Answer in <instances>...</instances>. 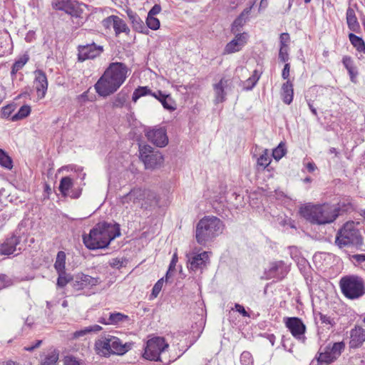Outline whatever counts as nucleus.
<instances>
[{
    "mask_svg": "<svg viewBox=\"0 0 365 365\" xmlns=\"http://www.w3.org/2000/svg\"><path fill=\"white\" fill-rule=\"evenodd\" d=\"M346 22L349 29L351 31H356L359 27L354 10L351 8H348L346 10Z\"/></svg>",
    "mask_w": 365,
    "mask_h": 365,
    "instance_id": "28",
    "label": "nucleus"
},
{
    "mask_svg": "<svg viewBox=\"0 0 365 365\" xmlns=\"http://www.w3.org/2000/svg\"><path fill=\"white\" fill-rule=\"evenodd\" d=\"M83 278L86 279L84 281L87 282L88 287L96 286L101 282L100 277H93L86 274V277H83Z\"/></svg>",
    "mask_w": 365,
    "mask_h": 365,
    "instance_id": "49",
    "label": "nucleus"
},
{
    "mask_svg": "<svg viewBox=\"0 0 365 365\" xmlns=\"http://www.w3.org/2000/svg\"><path fill=\"white\" fill-rule=\"evenodd\" d=\"M247 36L246 33L237 34L234 39L226 44L223 54H231L240 51L247 43Z\"/></svg>",
    "mask_w": 365,
    "mask_h": 365,
    "instance_id": "21",
    "label": "nucleus"
},
{
    "mask_svg": "<svg viewBox=\"0 0 365 365\" xmlns=\"http://www.w3.org/2000/svg\"><path fill=\"white\" fill-rule=\"evenodd\" d=\"M139 154L146 169H155L163 162L162 154L149 145H139Z\"/></svg>",
    "mask_w": 365,
    "mask_h": 365,
    "instance_id": "10",
    "label": "nucleus"
},
{
    "mask_svg": "<svg viewBox=\"0 0 365 365\" xmlns=\"http://www.w3.org/2000/svg\"><path fill=\"white\" fill-rule=\"evenodd\" d=\"M58 360V352L53 351L41 362L40 365H55Z\"/></svg>",
    "mask_w": 365,
    "mask_h": 365,
    "instance_id": "41",
    "label": "nucleus"
},
{
    "mask_svg": "<svg viewBox=\"0 0 365 365\" xmlns=\"http://www.w3.org/2000/svg\"><path fill=\"white\" fill-rule=\"evenodd\" d=\"M96 350L98 354L108 357L111 354L123 355L133 346V343L123 341L115 336L105 334L96 341Z\"/></svg>",
    "mask_w": 365,
    "mask_h": 365,
    "instance_id": "5",
    "label": "nucleus"
},
{
    "mask_svg": "<svg viewBox=\"0 0 365 365\" xmlns=\"http://www.w3.org/2000/svg\"><path fill=\"white\" fill-rule=\"evenodd\" d=\"M253 4L250 5L249 7L245 8L240 16L234 21L232 25V32L235 33L238 31L240 28H241L247 21L249 15L252 11Z\"/></svg>",
    "mask_w": 365,
    "mask_h": 365,
    "instance_id": "26",
    "label": "nucleus"
},
{
    "mask_svg": "<svg viewBox=\"0 0 365 365\" xmlns=\"http://www.w3.org/2000/svg\"><path fill=\"white\" fill-rule=\"evenodd\" d=\"M128 95L123 91L118 93L113 101V106L115 108H122L127 101Z\"/></svg>",
    "mask_w": 365,
    "mask_h": 365,
    "instance_id": "39",
    "label": "nucleus"
},
{
    "mask_svg": "<svg viewBox=\"0 0 365 365\" xmlns=\"http://www.w3.org/2000/svg\"><path fill=\"white\" fill-rule=\"evenodd\" d=\"M151 96L158 99L165 109L170 111L175 110V102L169 94H165L161 91H158L157 92L151 93Z\"/></svg>",
    "mask_w": 365,
    "mask_h": 365,
    "instance_id": "25",
    "label": "nucleus"
},
{
    "mask_svg": "<svg viewBox=\"0 0 365 365\" xmlns=\"http://www.w3.org/2000/svg\"><path fill=\"white\" fill-rule=\"evenodd\" d=\"M78 58L79 61H84L87 59H93L103 51L102 46H98L94 43L86 45H80L78 47Z\"/></svg>",
    "mask_w": 365,
    "mask_h": 365,
    "instance_id": "14",
    "label": "nucleus"
},
{
    "mask_svg": "<svg viewBox=\"0 0 365 365\" xmlns=\"http://www.w3.org/2000/svg\"><path fill=\"white\" fill-rule=\"evenodd\" d=\"M178 261V258H177V255L175 254L173 257V259L170 263V265H169V269L166 273V275H165V277H166V280H168V277H169V274H170V272L171 271H173L175 269V267L176 265V262Z\"/></svg>",
    "mask_w": 365,
    "mask_h": 365,
    "instance_id": "57",
    "label": "nucleus"
},
{
    "mask_svg": "<svg viewBox=\"0 0 365 365\" xmlns=\"http://www.w3.org/2000/svg\"><path fill=\"white\" fill-rule=\"evenodd\" d=\"M52 6L53 9L63 11L73 16H78L80 14L77 3L71 0H53Z\"/></svg>",
    "mask_w": 365,
    "mask_h": 365,
    "instance_id": "20",
    "label": "nucleus"
},
{
    "mask_svg": "<svg viewBox=\"0 0 365 365\" xmlns=\"http://www.w3.org/2000/svg\"><path fill=\"white\" fill-rule=\"evenodd\" d=\"M168 347L169 345L164 338L153 337L147 341L143 356L147 360L164 362L160 354L164 353Z\"/></svg>",
    "mask_w": 365,
    "mask_h": 365,
    "instance_id": "8",
    "label": "nucleus"
},
{
    "mask_svg": "<svg viewBox=\"0 0 365 365\" xmlns=\"http://www.w3.org/2000/svg\"><path fill=\"white\" fill-rule=\"evenodd\" d=\"M14 110V106H13V105L6 106L2 108L1 116L3 118H8L11 115V114L12 113V112Z\"/></svg>",
    "mask_w": 365,
    "mask_h": 365,
    "instance_id": "53",
    "label": "nucleus"
},
{
    "mask_svg": "<svg viewBox=\"0 0 365 365\" xmlns=\"http://www.w3.org/2000/svg\"><path fill=\"white\" fill-rule=\"evenodd\" d=\"M160 21L154 16H148L146 19V27L148 29L157 30L160 28Z\"/></svg>",
    "mask_w": 365,
    "mask_h": 365,
    "instance_id": "44",
    "label": "nucleus"
},
{
    "mask_svg": "<svg viewBox=\"0 0 365 365\" xmlns=\"http://www.w3.org/2000/svg\"><path fill=\"white\" fill-rule=\"evenodd\" d=\"M0 165L9 170L13 168L12 159L2 149H0Z\"/></svg>",
    "mask_w": 365,
    "mask_h": 365,
    "instance_id": "38",
    "label": "nucleus"
},
{
    "mask_svg": "<svg viewBox=\"0 0 365 365\" xmlns=\"http://www.w3.org/2000/svg\"><path fill=\"white\" fill-rule=\"evenodd\" d=\"M234 88L233 81L230 77L223 76L219 82L213 84L215 103H222L227 95Z\"/></svg>",
    "mask_w": 365,
    "mask_h": 365,
    "instance_id": "11",
    "label": "nucleus"
},
{
    "mask_svg": "<svg viewBox=\"0 0 365 365\" xmlns=\"http://www.w3.org/2000/svg\"><path fill=\"white\" fill-rule=\"evenodd\" d=\"M125 260L123 258H113L110 260L109 264L113 268L120 269L124 266Z\"/></svg>",
    "mask_w": 365,
    "mask_h": 365,
    "instance_id": "50",
    "label": "nucleus"
},
{
    "mask_svg": "<svg viewBox=\"0 0 365 365\" xmlns=\"http://www.w3.org/2000/svg\"><path fill=\"white\" fill-rule=\"evenodd\" d=\"M349 38L353 46L361 53H365V43L362 38L351 33Z\"/></svg>",
    "mask_w": 365,
    "mask_h": 365,
    "instance_id": "29",
    "label": "nucleus"
},
{
    "mask_svg": "<svg viewBox=\"0 0 365 365\" xmlns=\"http://www.w3.org/2000/svg\"><path fill=\"white\" fill-rule=\"evenodd\" d=\"M284 322L294 338L299 340L305 339L306 326L300 318L295 317H286L284 318Z\"/></svg>",
    "mask_w": 365,
    "mask_h": 365,
    "instance_id": "13",
    "label": "nucleus"
},
{
    "mask_svg": "<svg viewBox=\"0 0 365 365\" xmlns=\"http://www.w3.org/2000/svg\"><path fill=\"white\" fill-rule=\"evenodd\" d=\"M120 235L118 224L102 222L96 224L88 235H83V242L89 250L103 249Z\"/></svg>",
    "mask_w": 365,
    "mask_h": 365,
    "instance_id": "2",
    "label": "nucleus"
},
{
    "mask_svg": "<svg viewBox=\"0 0 365 365\" xmlns=\"http://www.w3.org/2000/svg\"><path fill=\"white\" fill-rule=\"evenodd\" d=\"M288 49L289 47H280L279 51V59L282 62H287L288 61L289 57L288 53Z\"/></svg>",
    "mask_w": 365,
    "mask_h": 365,
    "instance_id": "48",
    "label": "nucleus"
},
{
    "mask_svg": "<svg viewBox=\"0 0 365 365\" xmlns=\"http://www.w3.org/2000/svg\"><path fill=\"white\" fill-rule=\"evenodd\" d=\"M280 47H288V43L289 41V35L288 33H282L279 36Z\"/></svg>",
    "mask_w": 365,
    "mask_h": 365,
    "instance_id": "55",
    "label": "nucleus"
},
{
    "mask_svg": "<svg viewBox=\"0 0 365 365\" xmlns=\"http://www.w3.org/2000/svg\"><path fill=\"white\" fill-rule=\"evenodd\" d=\"M307 105L309 106V108L310 109L311 112L312 113V114L315 116H317L318 114H317V109L315 108V107L313 105V101L312 100H307Z\"/></svg>",
    "mask_w": 365,
    "mask_h": 365,
    "instance_id": "64",
    "label": "nucleus"
},
{
    "mask_svg": "<svg viewBox=\"0 0 365 365\" xmlns=\"http://www.w3.org/2000/svg\"><path fill=\"white\" fill-rule=\"evenodd\" d=\"M155 197L153 196L152 195L146 194L145 200L148 201V203L150 205H157L158 204L159 199H158V195H157V194L155 192Z\"/></svg>",
    "mask_w": 365,
    "mask_h": 365,
    "instance_id": "58",
    "label": "nucleus"
},
{
    "mask_svg": "<svg viewBox=\"0 0 365 365\" xmlns=\"http://www.w3.org/2000/svg\"><path fill=\"white\" fill-rule=\"evenodd\" d=\"M83 277H86V274H81L76 277L75 279L72 281V286L76 290H81L86 287H88L87 282Z\"/></svg>",
    "mask_w": 365,
    "mask_h": 365,
    "instance_id": "37",
    "label": "nucleus"
},
{
    "mask_svg": "<svg viewBox=\"0 0 365 365\" xmlns=\"http://www.w3.org/2000/svg\"><path fill=\"white\" fill-rule=\"evenodd\" d=\"M58 189L64 197L77 199L81 194V190L73 187V182L71 178L63 177L61 179Z\"/></svg>",
    "mask_w": 365,
    "mask_h": 365,
    "instance_id": "17",
    "label": "nucleus"
},
{
    "mask_svg": "<svg viewBox=\"0 0 365 365\" xmlns=\"http://www.w3.org/2000/svg\"><path fill=\"white\" fill-rule=\"evenodd\" d=\"M365 341V329L359 326H356L350 331L349 346L356 349Z\"/></svg>",
    "mask_w": 365,
    "mask_h": 365,
    "instance_id": "23",
    "label": "nucleus"
},
{
    "mask_svg": "<svg viewBox=\"0 0 365 365\" xmlns=\"http://www.w3.org/2000/svg\"><path fill=\"white\" fill-rule=\"evenodd\" d=\"M319 317L322 324L329 326L328 329L334 326L335 322L330 317L323 314L321 312L319 313Z\"/></svg>",
    "mask_w": 365,
    "mask_h": 365,
    "instance_id": "47",
    "label": "nucleus"
},
{
    "mask_svg": "<svg viewBox=\"0 0 365 365\" xmlns=\"http://www.w3.org/2000/svg\"><path fill=\"white\" fill-rule=\"evenodd\" d=\"M20 237L12 235L10 237L6 239L4 243L0 245V254L4 255H10L14 254L16 250L21 251Z\"/></svg>",
    "mask_w": 365,
    "mask_h": 365,
    "instance_id": "18",
    "label": "nucleus"
},
{
    "mask_svg": "<svg viewBox=\"0 0 365 365\" xmlns=\"http://www.w3.org/2000/svg\"><path fill=\"white\" fill-rule=\"evenodd\" d=\"M164 283V279L161 278L153 286L151 297L153 298H155L158 297L159 293L160 292L163 285Z\"/></svg>",
    "mask_w": 365,
    "mask_h": 365,
    "instance_id": "46",
    "label": "nucleus"
},
{
    "mask_svg": "<svg viewBox=\"0 0 365 365\" xmlns=\"http://www.w3.org/2000/svg\"><path fill=\"white\" fill-rule=\"evenodd\" d=\"M235 307L236 311L241 314L243 317H249L248 312L245 310L243 306L239 304H235Z\"/></svg>",
    "mask_w": 365,
    "mask_h": 365,
    "instance_id": "61",
    "label": "nucleus"
},
{
    "mask_svg": "<svg viewBox=\"0 0 365 365\" xmlns=\"http://www.w3.org/2000/svg\"><path fill=\"white\" fill-rule=\"evenodd\" d=\"M41 343H42L41 340H36V341L35 342V344L34 345L25 346L24 350L28 351H33L35 349L39 347L40 345L41 344Z\"/></svg>",
    "mask_w": 365,
    "mask_h": 365,
    "instance_id": "63",
    "label": "nucleus"
},
{
    "mask_svg": "<svg viewBox=\"0 0 365 365\" xmlns=\"http://www.w3.org/2000/svg\"><path fill=\"white\" fill-rule=\"evenodd\" d=\"M88 333H90V330L88 329V328L86 327L83 329L76 331L74 333H73L72 339H78L80 337L84 336L85 335H86Z\"/></svg>",
    "mask_w": 365,
    "mask_h": 365,
    "instance_id": "56",
    "label": "nucleus"
},
{
    "mask_svg": "<svg viewBox=\"0 0 365 365\" xmlns=\"http://www.w3.org/2000/svg\"><path fill=\"white\" fill-rule=\"evenodd\" d=\"M289 72H290V64L289 63H286L284 66V68L282 70V78L284 80H287V81H289Z\"/></svg>",
    "mask_w": 365,
    "mask_h": 365,
    "instance_id": "59",
    "label": "nucleus"
},
{
    "mask_svg": "<svg viewBox=\"0 0 365 365\" xmlns=\"http://www.w3.org/2000/svg\"><path fill=\"white\" fill-rule=\"evenodd\" d=\"M29 58L28 55H24L19 59L15 61L11 68V74L15 75L19 70H21L24 65L28 62Z\"/></svg>",
    "mask_w": 365,
    "mask_h": 365,
    "instance_id": "36",
    "label": "nucleus"
},
{
    "mask_svg": "<svg viewBox=\"0 0 365 365\" xmlns=\"http://www.w3.org/2000/svg\"><path fill=\"white\" fill-rule=\"evenodd\" d=\"M285 154L286 148L283 143H280L272 151V157L277 160H280Z\"/></svg>",
    "mask_w": 365,
    "mask_h": 365,
    "instance_id": "43",
    "label": "nucleus"
},
{
    "mask_svg": "<svg viewBox=\"0 0 365 365\" xmlns=\"http://www.w3.org/2000/svg\"><path fill=\"white\" fill-rule=\"evenodd\" d=\"M63 362V365H81L80 361L73 356H66Z\"/></svg>",
    "mask_w": 365,
    "mask_h": 365,
    "instance_id": "51",
    "label": "nucleus"
},
{
    "mask_svg": "<svg viewBox=\"0 0 365 365\" xmlns=\"http://www.w3.org/2000/svg\"><path fill=\"white\" fill-rule=\"evenodd\" d=\"M128 316L120 312L110 313L107 322L110 324H117L128 320Z\"/></svg>",
    "mask_w": 365,
    "mask_h": 365,
    "instance_id": "33",
    "label": "nucleus"
},
{
    "mask_svg": "<svg viewBox=\"0 0 365 365\" xmlns=\"http://www.w3.org/2000/svg\"><path fill=\"white\" fill-rule=\"evenodd\" d=\"M151 93H153L151 90L148 88L147 86H139L138 88H136L132 96V100L134 102H136L140 97L150 95Z\"/></svg>",
    "mask_w": 365,
    "mask_h": 365,
    "instance_id": "34",
    "label": "nucleus"
},
{
    "mask_svg": "<svg viewBox=\"0 0 365 365\" xmlns=\"http://www.w3.org/2000/svg\"><path fill=\"white\" fill-rule=\"evenodd\" d=\"M34 75V86L36 91L38 98L42 99L45 97L48 89L47 77L42 70L35 71Z\"/></svg>",
    "mask_w": 365,
    "mask_h": 365,
    "instance_id": "19",
    "label": "nucleus"
},
{
    "mask_svg": "<svg viewBox=\"0 0 365 365\" xmlns=\"http://www.w3.org/2000/svg\"><path fill=\"white\" fill-rule=\"evenodd\" d=\"M240 363L242 365H253L254 360L252 354L249 351H243L240 356Z\"/></svg>",
    "mask_w": 365,
    "mask_h": 365,
    "instance_id": "45",
    "label": "nucleus"
},
{
    "mask_svg": "<svg viewBox=\"0 0 365 365\" xmlns=\"http://www.w3.org/2000/svg\"><path fill=\"white\" fill-rule=\"evenodd\" d=\"M115 16H116L112 15L103 19L102 21L103 26L106 29L113 28V22L115 21Z\"/></svg>",
    "mask_w": 365,
    "mask_h": 365,
    "instance_id": "52",
    "label": "nucleus"
},
{
    "mask_svg": "<svg viewBox=\"0 0 365 365\" xmlns=\"http://www.w3.org/2000/svg\"><path fill=\"white\" fill-rule=\"evenodd\" d=\"M31 113V107L27 105L22 106L19 111L11 117L12 121H16L27 117Z\"/></svg>",
    "mask_w": 365,
    "mask_h": 365,
    "instance_id": "35",
    "label": "nucleus"
},
{
    "mask_svg": "<svg viewBox=\"0 0 365 365\" xmlns=\"http://www.w3.org/2000/svg\"><path fill=\"white\" fill-rule=\"evenodd\" d=\"M56 285L58 287H64L68 282L73 280L72 277L66 272H58Z\"/></svg>",
    "mask_w": 365,
    "mask_h": 365,
    "instance_id": "40",
    "label": "nucleus"
},
{
    "mask_svg": "<svg viewBox=\"0 0 365 365\" xmlns=\"http://www.w3.org/2000/svg\"><path fill=\"white\" fill-rule=\"evenodd\" d=\"M345 349V343L339 341L328 344L323 349H320L317 356L318 363L328 365L336 361Z\"/></svg>",
    "mask_w": 365,
    "mask_h": 365,
    "instance_id": "9",
    "label": "nucleus"
},
{
    "mask_svg": "<svg viewBox=\"0 0 365 365\" xmlns=\"http://www.w3.org/2000/svg\"><path fill=\"white\" fill-rule=\"evenodd\" d=\"M271 163V158L267 149L263 150V153L257 160V167L258 170H264Z\"/></svg>",
    "mask_w": 365,
    "mask_h": 365,
    "instance_id": "30",
    "label": "nucleus"
},
{
    "mask_svg": "<svg viewBox=\"0 0 365 365\" xmlns=\"http://www.w3.org/2000/svg\"><path fill=\"white\" fill-rule=\"evenodd\" d=\"M288 272V268L282 261L274 262L270 264L267 272V278L283 279Z\"/></svg>",
    "mask_w": 365,
    "mask_h": 365,
    "instance_id": "22",
    "label": "nucleus"
},
{
    "mask_svg": "<svg viewBox=\"0 0 365 365\" xmlns=\"http://www.w3.org/2000/svg\"><path fill=\"white\" fill-rule=\"evenodd\" d=\"M259 78L257 71L255 70L253 74L245 82V88L246 90H252Z\"/></svg>",
    "mask_w": 365,
    "mask_h": 365,
    "instance_id": "42",
    "label": "nucleus"
},
{
    "mask_svg": "<svg viewBox=\"0 0 365 365\" xmlns=\"http://www.w3.org/2000/svg\"><path fill=\"white\" fill-rule=\"evenodd\" d=\"M351 259L358 263L365 262V254H356L351 256Z\"/></svg>",
    "mask_w": 365,
    "mask_h": 365,
    "instance_id": "62",
    "label": "nucleus"
},
{
    "mask_svg": "<svg viewBox=\"0 0 365 365\" xmlns=\"http://www.w3.org/2000/svg\"><path fill=\"white\" fill-rule=\"evenodd\" d=\"M65 264H66V254L63 251H59L57 253L56 262L54 264V267L56 272H65Z\"/></svg>",
    "mask_w": 365,
    "mask_h": 365,
    "instance_id": "32",
    "label": "nucleus"
},
{
    "mask_svg": "<svg viewBox=\"0 0 365 365\" xmlns=\"http://www.w3.org/2000/svg\"><path fill=\"white\" fill-rule=\"evenodd\" d=\"M339 286L343 296L349 300H356L365 294V282L356 274H347L341 277Z\"/></svg>",
    "mask_w": 365,
    "mask_h": 365,
    "instance_id": "6",
    "label": "nucleus"
},
{
    "mask_svg": "<svg viewBox=\"0 0 365 365\" xmlns=\"http://www.w3.org/2000/svg\"><path fill=\"white\" fill-rule=\"evenodd\" d=\"M128 72L125 64L111 63L95 85L98 94L106 97L115 93L125 81Z\"/></svg>",
    "mask_w": 365,
    "mask_h": 365,
    "instance_id": "1",
    "label": "nucleus"
},
{
    "mask_svg": "<svg viewBox=\"0 0 365 365\" xmlns=\"http://www.w3.org/2000/svg\"><path fill=\"white\" fill-rule=\"evenodd\" d=\"M209 261V254L207 252H202L200 254L188 257L187 268L193 272L201 271L207 267Z\"/></svg>",
    "mask_w": 365,
    "mask_h": 365,
    "instance_id": "16",
    "label": "nucleus"
},
{
    "mask_svg": "<svg viewBox=\"0 0 365 365\" xmlns=\"http://www.w3.org/2000/svg\"><path fill=\"white\" fill-rule=\"evenodd\" d=\"M113 24V29L115 32L116 36L123 32L126 34L129 33L130 29L128 27L127 24L122 19H120L118 16H115V19Z\"/></svg>",
    "mask_w": 365,
    "mask_h": 365,
    "instance_id": "31",
    "label": "nucleus"
},
{
    "mask_svg": "<svg viewBox=\"0 0 365 365\" xmlns=\"http://www.w3.org/2000/svg\"><path fill=\"white\" fill-rule=\"evenodd\" d=\"M300 215L314 225H326L333 222L339 215V208L329 204H307L300 207Z\"/></svg>",
    "mask_w": 365,
    "mask_h": 365,
    "instance_id": "3",
    "label": "nucleus"
},
{
    "mask_svg": "<svg viewBox=\"0 0 365 365\" xmlns=\"http://www.w3.org/2000/svg\"><path fill=\"white\" fill-rule=\"evenodd\" d=\"M335 244L339 248L351 246L356 248L361 247L363 237L353 221L346 222L338 230L336 235Z\"/></svg>",
    "mask_w": 365,
    "mask_h": 365,
    "instance_id": "7",
    "label": "nucleus"
},
{
    "mask_svg": "<svg viewBox=\"0 0 365 365\" xmlns=\"http://www.w3.org/2000/svg\"><path fill=\"white\" fill-rule=\"evenodd\" d=\"M293 84L290 81H287L282 86V98L284 103L289 105L293 101Z\"/></svg>",
    "mask_w": 365,
    "mask_h": 365,
    "instance_id": "27",
    "label": "nucleus"
},
{
    "mask_svg": "<svg viewBox=\"0 0 365 365\" xmlns=\"http://www.w3.org/2000/svg\"><path fill=\"white\" fill-rule=\"evenodd\" d=\"M161 11V6L159 4H155L149 11L148 16H154L158 14Z\"/></svg>",
    "mask_w": 365,
    "mask_h": 365,
    "instance_id": "60",
    "label": "nucleus"
},
{
    "mask_svg": "<svg viewBox=\"0 0 365 365\" xmlns=\"http://www.w3.org/2000/svg\"><path fill=\"white\" fill-rule=\"evenodd\" d=\"M152 195L155 197V192L151 191L150 190L142 189L140 187H135L132 189L128 193L122 196L120 198V202L123 205L130 204V203H138L141 200H144L145 199V195Z\"/></svg>",
    "mask_w": 365,
    "mask_h": 365,
    "instance_id": "15",
    "label": "nucleus"
},
{
    "mask_svg": "<svg viewBox=\"0 0 365 365\" xmlns=\"http://www.w3.org/2000/svg\"><path fill=\"white\" fill-rule=\"evenodd\" d=\"M223 230L222 222L215 216H205L202 218L196 226L195 237L198 244L205 245V244L212 240Z\"/></svg>",
    "mask_w": 365,
    "mask_h": 365,
    "instance_id": "4",
    "label": "nucleus"
},
{
    "mask_svg": "<svg viewBox=\"0 0 365 365\" xmlns=\"http://www.w3.org/2000/svg\"><path fill=\"white\" fill-rule=\"evenodd\" d=\"M127 14L132 24L133 29L139 33L148 34V29L139 16L131 10L127 11Z\"/></svg>",
    "mask_w": 365,
    "mask_h": 365,
    "instance_id": "24",
    "label": "nucleus"
},
{
    "mask_svg": "<svg viewBox=\"0 0 365 365\" xmlns=\"http://www.w3.org/2000/svg\"><path fill=\"white\" fill-rule=\"evenodd\" d=\"M342 63L347 71L355 68L354 62L350 56H344L342 59Z\"/></svg>",
    "mask_w": 365,
    "mask_h": 365,
    "instance_id": "54",
    "label": "nucleus"
},
{
    "mask_svg": "<svg viewBox=\"0 0 365 365\" xmlns=\"http://www.w3.org/2000/svg\"><path fill=\"white\" fill-rule=\"evenodd\" d=\"M145 136L157 147L163 148L168 145V138L166 130L163 127H155L145 130Z\"/></svg>",
    "mask_w": 365,
    "mask_h": 365,
    "instance_id": "12",
    "label": "nucleus"
}]
</instances>
